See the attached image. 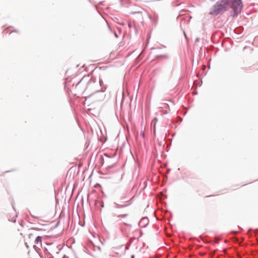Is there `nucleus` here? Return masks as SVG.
Segmentation results:
<instances>
[{
    "label": "nucleus",
    "mask_w": 258,
    "mask_h": 258,
    "mask_svg": "<svg viewBox=\"0 0 258 258\" xmlns=\"http://www.w3.org/2000/svg\"><path fill=\"white\" fill-rule=\"evenodd\" d=\"M230 7L233 9L234 14L237 15L241 12L243 8L242 0L231 1Z\"/></svg>",
    "instance_id": "nucleus-2"
},
{
    "label": "nucleus",
    "mask_w": 258,
    "mask_h": 258,
    "mask_svg": "<svg viewBox=\"0 0 258 258\" xmlns=\"http://www.w3.org/2000/svg\"><path fill=\"white\" fill-rule=\"evenodd\" d=\"M127 215V214H120L118 216V217H120V218H124L125 217H126V216Z\"/></svg>",
    "instance_id": "nucleus-5"
},
{
    "label": "nucleus",
    "mask_w": 258,
    "mask_h": 258,
    "mask_svg": "<svg viewBox=\"0 0 258 258\" xmlns=\"http://www.w3.org/2000/svg\"><path fill=\"white\" fill-rule=\"evenodd\" d=\"M231 0H220L218 1L212 7L209 14L211 15H217L226 11L230 7Z\"/></svg>",
    "instance_id": "nucleus-1"
},
{
    "label": "nucleus",
    "mask_w": 258,
    "mask_h": 258,
    "mask_svg": "<svg viewBox=\"0 0 258 258\" xmlns=\"http://www.w3.org/2000/svg\"><path fill=\"white\" fill-rule=\"evenodd\" d=\"M41 239H42V237L41 236H37L36 239H35V243L36 244H41V242H42V240H41Z\"/></svg>",
    "instance_id": "nucleus-3"
},
{
    "label": "nucleus",
    "mask_w": 258,
    "mask_h": 258,
    "mask_svg": "<svg viewBox=\"0 0 258 258\" xmlns=\"http://www.w3.org/2000/svg\"><path fill=\"white\" fill-rule=\"evenodd\" d=\"M10 34L12 36H15L16 35H19L20 34V32L17 30H15V31H11L10 33Z\"/></svg>",
    "instance_id": "nucleus-4"
},
{
    "label": "nucleus",
    "mask_w": 258,
    "mask_h": 258,
    "mask_svg": "<svg viewBox=\"0 0 258 258\" xmlns=\"http://www.w3.org/2000/svg\"><path fill=\"white\" fill-rule=\"evenodd\" d=\"M147 220V219H146L143 218V219H142V221H143V220Z\"/></svg>",
    "instance_id": "nucleus-7"
},
{
    "label": "nucleus",
    "mask_w": 258,
    "mask_h": 258,
    "mask_svg": "<svg viewBox=\"0 0 258 258\" xmlns=\"http://www.w3.org/2000/svg\"><path fill=\"white\" fill-rule=\"evenodd\" d=\"M31 215L35 218H39V216L38 215H35V213L34 214H31Z\"/></svg>",
    "instance_id": "nucleus-6"
}]
</instances>
